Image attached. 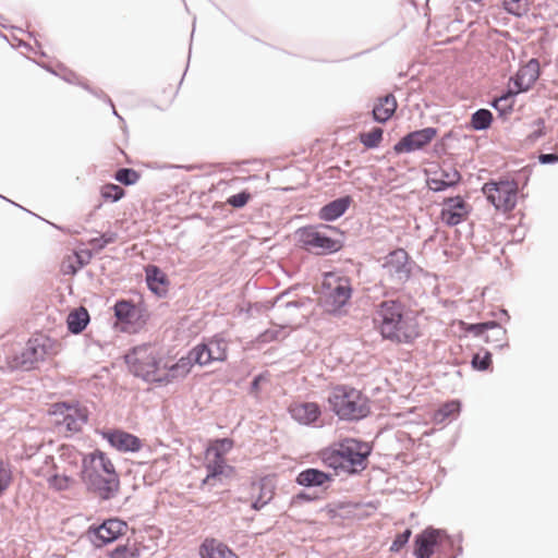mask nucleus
Masks as SVG:
<instances>
[{
  "mask_svg": "<svg viewBox=\"0 0 558 558\" xmlns=\"http://www.w3.org/2000/svg\"><path fill=\"white\" fill-rule=\"evenodd\" d=\"M140 177L137 171L130 168L119 169L114 174V179L124 185L135 184L140 180Z\"/></svg>",
  "mask_w": 558,
  "mask_h": 558,
  "instance_id": "obj_40",
  "label": "nucleus"
},
{
  "mask_svg": "<svg viewBox=\"0 0 558 558\" xmlns=\"http://www.w3.org/2000/svg\"><path fill=\"white\" fill-rule=\"evenodd\" d=\"M492 364V355L489 352H485L484 355L475 354L472 360L474 368L480 371H486Z\"/></svg>",
  "mask_w": 558,
  "mask_h": 558,
  "instance_id": "obj_45",
  "label": "nucleus"
},
{
  "mask_svg": "<svg viewBox=\"0 0 558 558\" xmlns=\"http://www.w3.org/2000/svg\"><path fill=\"white\" fill-rule=\"evenodd\" d=\"M384 276L393 284H403L412 274V262L408 252L397 248L390 252L384 259Z\"/></svg>",
  "mask_w": 558,
  "mask_h": 558,
  "instance_id": "obj_11",
  "label": "nucleus"
},
{
  "mask_svg": "<svg viewBox=\"0 0 558 558\" xmlns=\"http://www.w3.org/2000/svg\"><path fill=\"white\" fill-rule=\"evenodd\" d=\"M450 545L451 542L445 531L428 527L415 537L414 555L417 558H430Z\"/></svg>",
  "mask_w": 558,
  "mask_h": 558,
  "instance_id": "obj_12",
  "label": "nucleus"
},
{
  "mask_svg": "<svg viewBox=\"0 0 558 558\" xmlns=\"http://www.w3.org/2000/svg\"><path fill=\"white\" fill-rule=\"evenodd\" d=\"M460 411V403L458 401H450L442 404L435 413L434 421L436 423H442L450 416L458 414Z\"/></svg>",
  "mask_w": 558,
  "mask_h": 558,
  "instance_id": "obj_37",
  "label": "nucleus"
},
{
  "mask_svg": "<svg viewBox=\"0 0 558 558\" xmlns=\"http://www.w3.org/2000/svg\"><path fill=\"white\" fill-rule=\"evenodd\" d=\"M398 107L397 100L393 95L388 94L378 98L373 108L374 120L379 123L387 122L396 112Z\"/></svg>",
  "mask_w": 558,
  "mask_h": 558,
  "instance_id": "obj_26",
  "label": "nucleus"
},
{
  "mask_svg": "<svg viewBox=\"0 0 558 558\" xmlns=\"http://www.w3.org/2000/svg\"><path fill=\"white\" fill-rule=\"evenodd\" d=\"M489 329L490 333L486 335L485 341L493 343L495 348H502L507 342L506 329L495 322L471 325L470 330L476 335H482L485 330Z\"/></svg>",
  "mask_w": 558,
  "mask_h": 558,
  "instance_id": "obj_22",
  "label": "nucleus"
},
{
  "mask_svg": "<svg viewBox=\"0 0 558 558\" xmlns=\"http://www.w3.org/2000/svg\"><path fill=\"white\" fill-rule=\"evenodd\" d=\"M539 76V63L532 59L521 66L515 76L510 78L509 84L513 87V93H522L532 87Z\"/></svg>",
  "mask_w": 558,
  "mask_h": 558,
  "instance_id": "obj_16",
  "label": "nucleus"
},
{
  "mask_svg": "<svg viewBox=\"0 0 558 558\" xmlns=\"http://www.w3.org/2000/svg\"><path fill=\"white\" fill-rule=\"evenodd\" d=\"M542 163H553L558 161V155L556 154H543L539 156Z\"/></svg>",
  "mask_w": 558,
  "mask_h": 558,
  "instance_id": "obj_48",
  "label": "nucleus"
},
{
  "mask_svg": "<svg viewBox=\"0 0 558 558\" xmlns=\"http://www.w3.org/2000/svg\"><path fill=\"white\" fill-rule=\"evenodd\" d=\"M13 482V473L8 462L0 460V496H2Z\"/></svg>",
  "mask_w": 558,
  "mask_h": 558,
  "instance_id": "obj_39",
  "label": "nucleus"
},
{
  "mask_svg": "<svg viewBox=\"0 0 558 558\" xmlns=\"http://www.w3.org/2000/svg\"><path fill=\"white\" fill-rule=\"evenodd\" d=\"M100 195L106 202H118L125 195V191L113 183H108L101 186Z\"/></svg>",
  "mask_w": 558,
  "mask_h": 558,
  "instance_id": "obj_38",
  "label": "nucleus"
},
{
  "mask_svg": "<svg viewBox=\"0 0 558 558\" xmlns=\"http://www.w3.org/2000/svg\"><path fill=\"white\" fill-rule=\"evenodd\" d=\"M487 201L502 213H510L514 209L519 198V184L510 178L490 180L482 187Z\"/></svg>",
  "mask_w": 558,
  "mask_h": 558,
  "instance_id": "obj_7",
  "label": "nucleus"
},
{
  "mask_svg": "<svg viewBox=\"0 0 558 558\" xmlns=\"http://www.w3.org/2000/svg\"><path fill=\"white\" fill-rule=\"evenodd\" d=\"M141 547L135 541H128L123 545H118L108 553L109 558H140Z\"/></svg>",
  "mask_w": 558,
  "mask_h": 558,
  "instance_id": "obj_31",
  "label": "nucleus"
},
{
  "mask_svg": "<svg viewBox=\"0 0 558 558\" xmlns=\"http://www.w3.org/2000/svg\"><path fill=\"white\" fill-rule=\"evenodd\" d=\"M327 402L329 409L342 421H360L371 413V400L360 389L349 385L330 388Z\"/></svg>",
  "mask_w": 558,
  "mask_h": 558,
  "instance_id": "obj_5",
  "label": "nucleus"
},
{
  "mask_svg": "<svg viewBox=\"0 0 558 558\" xmlns=\"http://www.w3.org/2000/svg\"><path fill=\"white\" fill-rule=\"evenodd\" d=\"M351 201L350 196H345L330 202L319 210V218L325 221L336 220L345 213Z\"/></svg>",
  "mask_w": 558,
  "mask_h": 558,
  "instance_id": "obj_27",
  "label": "nucleus"
},
{
  "mask_svg": "<svg viewBox=\"0 0 558 558\" xmlns=\"http://www.w3.org/2000/svg\"><path fill=\"white\" fill-rule=\"evenodd\" d=\"M205 468L207 475L203 480V485L216 486L222 477H230L234 474V468L228 465L226 459H216L205 456Z\"/></svg>",
  "mask_w": 558,
  "mask_h": 558,
  "instance_id": "obj_18",
  "label": "nucleus"
},
{
  "mask_svg": "<svg viewBox=\"0 0 558 558\" xmlns=\"http://www.w3.org/2000/svg\"><path fill=\"white\" fill-rule=\"evenodd\" d=\"M83 478L100 499L108 500L120 489L119 476L111 460L100 450L82 458Z\"/></svg>",
  "mask_w": 558,
  "mask_h": 558,
  "instance_id": "obj_3",
  "label": "nucleus"
},
{
  "mask_svg": "<svg viewBox=\"0 0 558 558\" xmlns=\"http://www.w3.org/2000/svg\"><path fill=\"white\" fill-rule=\"evenodd\" d=\"M253 388L254 389H257L258 388V378H255L253 384H252Z\"/></svg>",
  "mask_w": 558,
  "mask_h": 558,
  "instance_id": "obj_54",
  "label": "nucleus"
},
{
  "mask_svg": "<svg viewBox=\"0 0 558 558\" xmlns=\"http://www.w3.org/2000/svg\"><path fill=\"white\" fill-rule=\"evenodd\" d=\"M49 414L53 417L57 426L63 427L69 433L80 432L88 420L87 409L76 402L54 403L51 405Z\"/></svg>",
  "mask_w": 558,
  "mask_h": 558,
  "instance_id": "obj_9",
  "label": "nucleus"
},
{
  "mask_svg": "<svg viewBox=\"0 0 558 558\" xmlns=\"http://www.w3.org/2000/svg\"><path fill=\"white\" fill-rule=\"evenodd\" d=\"M411 530L407 529L404 532L398 534L392 542L390 549L392 551H399L408 542L411 536Z\"/></svg>",
  "mask_w": 558,
  "mask_h": 558,
  "instance_id": "obj_46",
  "label": "nucleus"
},
{
  "mask_svg": "<svg viewBox=\"0 0 558 558\" xmlns=\"http://www.w3.org/2000/svg\"><path fill=\"white\" fill-rule=\"evenodd\" d=\"M65 456L71 459V461H69L70 468H63V474L54 473L47 478L49 486L57 490H64L70 487L73 480L66 472H74L77 469V462L81 458V453L74 448H64L62 457Z\"/></svg>",
  "mask_w": 558,
  "mask_h": 558,
  "instance_id": "obj_17",
  "label": "nucleus"
},
{
  "mask_svg": "<svg viewBox=\"0 0 558 558\" xmlns=\"http://www.w3.org/2000/svg\"><path fill=\"white\" fill-rule=\"evenodd\" d=\"M291 416L301 424H312L320 416V407L316 402H293L289 407Z\"/></svg>",
  "mask_w": 558,
  "mask_h": 558,
  "instance_id": "obj_20",
  "label": "nucleus"
},
{
  "mask_svg": "<svg viewBox=\"0 0 558 558\" xmlns=\"http://www.w3.org/2000/svg\"><path fill=\"white\" fill-rule=\"evenodd\" d=\"M211 359L218 362H223L227 359L228 345L223 339H211L208 343H204Z\"/></svg>",
  "mask_w": 558,
  "mask_h": 558,
  "instance_id": "obj_32",
  "label": "nucleus"
},
{
  "mask_svg": "<svg viewBox=\"0 0 558 558\" xmlns=\"http://www.w3.org/2000/svg\"><path fill=\"white\" fill-rule=\"evenodd\" d=\"M89 323V314L85 307L71 311L66 318L68 329L72 333H81Z\"/></svg>",
  "mask_w": 558,
  "mask_h": 558,
  "instance_id": "obj_28",
  "label": "nucleus"
},
{
  "mask_svg": "<svg viewBox=\"0 0 558 558\" xmlns=\"http://www.w3.org/2000/svg\"><path fill=\"white\" fill-rule=\"evenodd\" d=\"M351 288L348 279L335 274H326L320 292V303L325 311L335 313L350 299Z\"/></svg>",
  "mask_w": 558,
  "mask_h": 558,
  "instance_id": "obj_8",
  "label": "nucleus"
},
{
  "mask_svg": "<svg viewBox=\"0 0 558 558\" xmlns=\"http://www.w3.org/2000/svg\"><path fill=\"white\" fill-rule=\"evenodd\" d=\"M114 315L122 323H130L135 315V306L129 301H119L114 305Z\"/></svg>",
  "mask_w": 558,
  "mask_h": 558,
  "instance_id": "obj_34",
  "label": "nucleus"
},
{
  "mask_svg": "<svg viewBox=\"0 0 558 558\" xmlns=\"http://www.w3.org/2000/svg\"><path fill=\"white\" fill-rule=\"evenodd\" d=\"M251 490L252 508L254 510H260L263 507L269 504L275 496L274 486L265 480L252 483Z\"/></svg>",
  "mask_w": 558,
  "mask_h": 558,
  "instance_id": "obj_24",
  "label": "nucleus"
},
{
  "mask_svg": "<svg viewBox=\"0 0 558 558\" xmlns=\"http://www.w3.org/2000/svg\"><path fill=\"white\" fill-rule=\"evenodd\" d=\"M146 282L148 288L157 295L165 296L168 292L169 279L157 266L148 265L145 268Z\"/></svg>",
  "mask_w": 558,
  "mask_h": 558,
  "instance_id": "obj_23",
  "label": "nucleus"
},
{
  "mask_svg": "<svg viewBox=\"0 0 558 558\" xmlns=\"http://www.w3.org/2000/svg\"><path fill=\"white\" fill-rule=\"evenodd\" d=\"M125 361L134 376L159 387L173 384L189 375L187 361L175 360L161 347L151 343L133 348L125 355Z\"/></svg>",
  "mask_w": 558,
  "mask_h": 558,
  "instance_id": "obj_1",
  "label": "nucleus"
},
{
  "mask_svg": "<svg viewBox=\"0 0 558 558\" xmlns=\"http://www.w3.org/2000/svg\"><path fill=\"white\" fill-rule=\"evenodd\" d=\"M66 274H75L76 272V268L73 267L72 265L69 266V269L64 270Z\"/></svg>",
  "mask_w": 558,
  "mask_h": 558,
  "instance_id": "obj_53",
  "label": "nucleus"
},
{
  "mask_svg": "<svg viewBox=\"0 0 558 558\" xmlns=\"http://www.w3.org/2000/svg\"><path fill=\"white\" fill-rule=\"evenodd\" d=\"M371 453V447L363 441L347 438L322 451V461L328 468L344 473H355L366 466V459Z\"/></svg>",
  "mask_w": 558,
  "mask_h": 558,
  "instance_id": "obj_4",
  "label": "nucleus"
},
{
  "mask_svg": "<svg viewBox=\"0 0 558 558\" xmlns=\"http://www.w3.org/2000/svg\"><path fill=\"white\" fill-rule=\"evenodd\" d=\"M437 172H438V177H440L445 181V183H447V185H449V186L456 185L461 179V174L454 168H449V169L441 168L440 171H437Z\"/></svg>",
  "mask_w": 558,
  "mask_h": 558,
  "instance_id": "obj_42",
  "label": "nucleus"
},
{
  "mask_svg": "<svg viewBox=\"0 0 558 558\" xmlns=\"http://www.w3.org/2000/svg\"><path fill=\"white\" fill-rule=\"evenodd\" d=\"M99 238L92 239L89 243L93 245V247L97 248V244H100L101 241H97Z\"/></svg>",
  "mask_w": 558,
  "mask_h": 558,
  "instance_id": "obj_52",
  "label": "nucleus"
},
{
  "mask_svg": "<svg viewBox=\"0 0 558 558\" xmlns=\"http://www.w3.org/2000/svg\"><path fill=\"white\" fill-rule=\"evenodd\" d=\"M471 209V205L462 196L448 197L441 204L440 219L445 225L453 227L465 221Z\"/></svg>",
  "mask_w": 558,
  "mask_h": 558,
  "instance_id": "obj_13",
  "label": "nucleus"
},
{
  "mask_svg": "<svg viewBox=\"0 0 558 558\" xmlns=\"http://www.w3.org/2000/svg\"><path fill=\"white\" fill-rule=\"evenodd\" d=\"M493 121V114L487 109H480L472 114L471 126L474 130L488 129Z\"/></svg>",
  "mask_w": 558,
  "mask_h": 558,
  "instance_id": "obj_36",
  "label": "nucleus"
},
{
  "mask_svg": "<svg viewBox=\"0 0 558 558\" xmlns=\"http://www.w3.org/2000/svg\"><path fill=\"white\" fill-rule=\"evenodd\" d=\"M296 483L304 487H320L332 481V475L320 470L308 468L300 472Z\"/></svg>",
  "mask_w": 558,
  "mask_h": 558,
  "instance_id": "obj_25",
  "label": "nucleus"
},
{
  "mask_svg": "<svg viewBox=\"0 0 558 558\" xmlns=\"http://www.w3.org/2000/svg\"><path fill=\"white\" fill-rule=\"evenodd\" d=\"M101 436L117 450L136 452L142 448L138 437L122 429H108L101 432Z\"/></svg>",
  "mask_w": 558,
  "mask_h": 558,
  "instance_id": "obj_15",
  "label": "nucleus"
},
{
  "mask_svg": "<svg viewBox=\"0 0 558 558\" xmlns=\"http://www.w3.org/2000/svg\"><path fill=\"white\" fill-rule=\"evenodd\" d=\"M202 558H239V556L221 541L206 537L199 546Z\"/></svg>",
  "mask_w": 558,
  "mask_h": 558,
  "instance_id": "obj_21",
  "label": "nucleus"
},
{
  "mask_svg": "<svg viewBox=\"0 0 558 558\" xmlns=\"http://www.w3.org/2000/svg\"><path fill=\"white\" fill-rule=\"evenodd\" d=\"M45 463H46L47 466H51V468L58 469V466L52 465V458L47 457L46 460H45Z\"/></svg>",
  "mask_w": 558,
  "mask_h": 558,
  "instance_id": "obj_51",
  "label": "nucleus"
},
{
  "mask_svg": "<svg viewBox=\"0 0 558 558\" xmlns=\"http://www.w3.org/2000/svg\"><path fill=\"white\" fill-rule=\"evenodd\" d=\"M504 9L513 15L521 16L529 10L526 0H502Z\"/></svg>",
  "mask_w": 558,
  "mask_h": 558,
  "instance_id": "obj_41",
  "label": "nucleus"
},
{
  "mask_svg": "<svg viewBox=\"0 0 558 558\" xmlns=\"http://www.w3.org/2000/svg\"><path fill=\"white\" fill-rule=\"evenodd\" d=\"M437 135L434 128H425L414 131L402 137L393 147L398 154L411 153L427 146Z\"/></svg>",
  "mask_w": 558,
  "mask_h": 558,
  "instance_id": "obj_14",
  "label": "nucleus"
},
{
  "mask_svg": "<svg viewBox=\"0 0 558 558\" xmlns=\"http://www.w3.org/2000/svg\"><path fill=\"white\" fill-rule=\"evenodd\" d=\"M126 530V522L114 518L106 520L102 524L93 529V532L101 544H108L124 535Z\"/></svg>",
  "mask_w": 558,
  "mask_h": 558,
  "instance_id": "obj_19",
  "label": "nucleus"
},
{
  "mask_svg": "<svg viewBox=\"0 0 558 558\" xmlns=\"http://www.w3.org/2000/svg\"><path fill=\"white\" fill-rule=\"evenodd\" d=\"M61 350L62 343L58 339L38 333L29 338L19 353L7 357V367L11 371H31L38 363L57 356Z\"/></svg>",
  "mask_w": 558,
  "mask_h": 558,
  "instance_id": "obj_6",
  "label": "nucleus"
},
{
  "mask_svg": "<svg viewBox=\"0 0 558 558\" xmlns=\"http://www.w3.org/2000/svg\"><path fill=\"white\" fill-rule=\"evenodd\" d=\"M117 238H118L117 233H114V232H106V233L101 234L99 236V239L97 240V241H101L100 244H97V248L101 250L106 245L116 242Z\"/></svg>",
  "mask_w": 558,
  "mask_h": 558,
  "instance_id": "obj_47",
  "label": "nucleus"
},
{
  "mask_svg": "<svg viewBox=\"0 0 558 558\" xmlns=\"http://www.w3.org/2000/svg\"><path fill=\"white\" fill-rule=\"evenodd\" d=\"M180 360H185L189 362V374L192 371V367L194 364H197L199 366L208 365L211 362H215L214 359H211V355L207 351V348L203 344H197L185 356L180 357Z\"/></svg>",
  "mask_w": 558,
  "mask_h": 558,
  "instance_id": "obj_29",
  "label": "nucleus"
},
{
  "mask_svg": "<svg viewBox=\"0 0 558 558\" xmlns=\"http://www.w3.org/2000/svg\"><path fill=\"white\" fill-rule=\"evenodd\" d=\"M295 499L312 500V498L308 495L304 494V493H301V494L296 495Z\"/></svg>",
  "mask_w": 558,
  "mask_h": 558,
  "instance_id": "obj_50",
  "label": "nucleus"
},
{
  "mask_svg": "<svg viewBox=\"0 0 558 558\" xmlns=\"http://www.w3.org/2000/svg\"><path fill=\"white\" fill-rule=\"evenodd\" d=\"M518 94L519 93H513V87L509 84V90L494 100V108L501 113L510 112L514 105V96Z\"/></svg>",
  "mask_w": 558,
  "mask_h": 558,
  "instance_id": "obj_33",
  "label": "nucleus"
},
{
  "mask_svg": "<svg viewBox=\"0 0 558 558\" xmlns=\"http://www.w3.org/2000/svg\"><path fill=\"white\" fill-rule=\"evenodd\" d=\"M301 247L315 254H328L341 248L339 241L331 239L316 227H305L298 231Z\"/></svg>",
  "mask_w": 558,
  "mask_h": 558,
  "instance_id": "obj_10",
  "label": "nucleus"
},
{
  "mask_svg": "<svg viewBox=\"0 0 558 558\" xmlns=\"http://www.w3.org/2000/svg\"><path fill=\"white\" fill-rule=\"evenodd\" d=\"M277 338V331L274 330H267L264 333L259 336V340L262 342H269Z\"/></svg>",
  "mask_w": 558,
  "mask_h": 558,
  "instance_id": "obj_49",
  "label": "nucleus"
},
{
  "mask_svg": "<svg viewBox=\"0 0 558 558\" xmlns=\"http://www.w3.org/2000/svg\"><path fill=\"white\" fill-rule=\"evenodd\" d=\"M373 320L380 336L396 344H411L421 336L417 318L399 301L379 303Z\"/></svg>",
  "mask_w": 558,
  "mask_h": 558,
  "instance_id": "obj_2",
  "label": "nucleus"
},
{
  "mask_svg": "<svg viewBox=\"0 0 558 558\" xmlns=\"http://www.w3.org/2000/svg\"><path fill=\"white\" fill-rule=\"evenodd\" d=\"M251 197V193H248L247 191H242L241 193L230 196L227 199V204L234 208H242L248 203Z\"/></svg>",
  "mask_w": 558,
  "mask_h": 558,
  "instance_id": "obj_43",
  "label": "nucleus"
},
{
  "mask_svg": "<svg viewBox=\"0 0 558 558\" xmlns=\"http://www.w3.org/2000/svg\"><path fill=\"white\" fill-rule=\"evenodd\" d=\"M426 183L427 186L435 192L444 191L449 187V185L438 177V172H432L430 175H428Z\"/></svg>",
  "mask_w": 558,
  "mask_h": 558,
  "instance_id": "obj_44",
  "label": "nucleus"
},
{
  "mask_svg": "<svg viewBox=\"0 0 558 558\" xmlns=\"http://www.w3.org/2000/svg\"><path fill=\"white\" fill-rule=\"evenodd\" d=\"M233 448V440L230 438L215 439L206 448V457L225 459V456Z\"/></svg>",
  "mask_w": 558,
  "mask_h": 558,
  "instance_id": "obj_30",
  "label": "nucleus"
},
{
  "mask_svg": "<svg viewBox=\"0 0 558 558\" xmlns=\"http://www.w3.org/2000/svg\"><path fill=\"white\" fill-rule=\"evenodd\" d=\"M383 129L373 128L369 132L361 133L359 138L366 148H376L383 141Z\"/></svg>",
  "mask_w": 558,
  "mask_h": 558,
  "instance_id": "obj_35",
  "label": "nucleus"
}]
</instances>
